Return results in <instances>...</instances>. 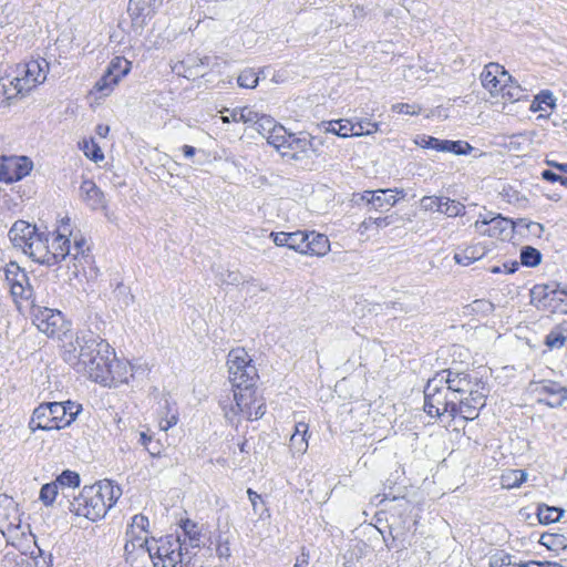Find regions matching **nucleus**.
<instances>
[{"label":"nucleus","instance_id":"obj_51","mask_svg":"<svg viewBox=\"0 0 567 567\" xmlns=\"http://www.w3.org/2000/svg\"><path fill=\"white\" fill-rule=\"evenodd\" d=\"M116 84L117 83L115 78H112L111 74L105 72L104 75L99 81H96L94 89L106 96L111 93L114 85Z\"/></svg>","mask_w":567,"mask_h":567},{"label":"nucleus","instance_id":"obj_8","mask_svg":"<svg viewBox=\"0 0 567 567\" xmlns=\"http://www.w3.org/2000/svg\"><path fill=\"white\" fill-rule=\"evenodd\" d=\"M259 399L257 395L255 384H245L240 388H233V402L229 404L227 401H220V405L225 412V416L231 420L234 416L245 413L250 409L251 405L256 404Z\"/></svg>","mask_w":567,"mask_h":567},{"label":"nucleus","instance_id":"obj_23","mask_svg":"<svg viewBox=\"0 0 567 567\" xmlns=\"http://www.w3.org/2000/svg\"><path fill=\"white\" fill-rule=\"evenodd\" d=\"M27 92L19 80H14V76L6 75L0 78V107H8L12 102L23 96Z\"/></svg>","mask_w":567,"mask_h":567},{"label":"nucleus","instance_id":"obj_54","mask_svg":"<svg viewBox=\"0 0 567 567\" xmlns=\"http://www.w3.org/2000/svg\"><path fill=\"white\" fill-rule=\"evenodd\" d=\"M443 196H423L420 200L421 208L425 212H440Z\"/></svg>","mask_w":567,"mask_h":567},{"label":"nucleus","instance_id":"obj_39","mask_svg":"<svg viewBox=\"0 0 567 567\" xmlns=\"http://www.w3.org/2000/svg\"><path fill=\"white\" fill-rule=\"evenodd\" d=\"M567 341V323L556 327L546 336V346L549 348H561Z\"/></svg>","mask_w":567,"mask_h":567},{"label":"nucleus","instance_id":"obj_35","mask_svg":"<svg viewBox=\"0 0 567 567\" xmlns=\"http://www.w3.org/2000/svg\"><path fill=\"white\" fill-rule=\"evenodd\" d=\"M131 65L132 63L125 58L116 56L111 61L106 72L111 74L112 78H115L116 83H118L120 80L130 72Z\"/></svg>","mask_w":567,"mask_h":567},{"label":"nucleus","instance_id":"obj_16","mask_svg":"<svg viewBox=\"0 0 567 567\" xmlns=\"http://www.w3.org/2000/svg\"><path fill=\"white\" fill-rule=\"evenodd\" d=\"M163 0H130L127 12L135 29H142L146 21L151 19Z\"/></svg>","mask_w":567,"mask_h":567},{"label":"nucleus","instance_id":"obj_61","mask_svg":"<svg viewBox=\"0 0 567 567\" xmlns=\"http://www.w3.org/2000/svg\"><path fill=\"white\" fill-rule=\"evenodd\" d=\"M240 115L243 117L241 122L246 124H252V126L256 125L258 122V118L260 116L259 113L250 110L249 107H243L240 109Z\"/></svg>","mask_w":567,"mask_h":567},{"label":"nucleus","instance_id":"obj_9","mask_svg":"<svg viewBox=\"0 0 567 567\" xmlns=\"http://www.w3.org/2000/svg\"><path fill=\"white\" fill-rule=\"evenodd\" d=\"M49 63L44 59L31 60L17 65L14 80H19L27 92L45 81Z\"/></svg>","mask_w":567,"mask_h":567},{"label":"nucleus","instance_id":"obj_1","mask_svg":"<svg viewBox=\"0 0 567 567\" xmlns=\"http://www.w3.org/2000/svg\"><path fill=\"white\" fill-rule=\"evenodd\" d=\"M63 359L74 370L104 386L128 383L132 367L117 360L110 344L90 330L76 333L73 341L64 344Z\"/></svg>","mask_w":567,"mask_h":567},{"label":"nucleus","instance_id":"obj_49","mask_svg":"<svg viewBox=\"0 0 567 567\" xmlns=\"http://www.w3.org/2000/svg\"><path fill=\"white\" fill-rule=\"evenodd\" d=\"M379 130V124L370 120H361L354 123V136L370 135Z\"/></svg>","mask_w":567,"mask_h":567},{"label":"nucleus","instance_id":"obj_50","mask_svg":"<svg viewBox=\"0 0 567 567\" xmlns=\"http://www.w3.org/2000/svg\"><path fill=\"white\" fill-rule=\"evenodd\" d=\"M58 484L55 482L44 484L40 489V499L44 505H51L58 496Z\"/></svg>","mask_w":567,"mask_h":567},{"label":"nucleus","instance_id":"obj_32","mask_svg":"<svg viewBox=\"0 0 567 567\" xmlns=\"http://www.w3.org/2000/svg\"><path fill=\"white\" fill-rule=\"evenodd\" d=\"M181 527L183 529L182 540H185L184 549L187 550V546L192 548L199 547L202 533L198 525L190 519H185L183 520Z\"/></svg>","mask_w":567,"mask_h":567},{"label":"nucleus","instance_id":"obj_41","mask_svg":"<svg viewBox=\"0 0 567 567\" xmlns=\"http://www.w3.org/2000/svg\"><path fill=\"white\" fill-rule=\"evenodd\" d=\"M3 567H45L44 561H40L38 558L28 556L25 554H19L13 560L6 559Z\"/></svg>","mask_w":567,"mask_h":567},{"label":"nucleus","instance_id":"obj_59","mask_svg":"<svg viewBox=\"0 0 567 567\" xmlns=\"http://www.w3.org/2000/svg\"><path fill=\"white\" fill-rule=\"evenodd\" d=\"M564 543V536L563 535H555V534H544L540 537V544L553 548L554 546H560Z\"/></svg>","mask_w":567,"mask_h":567},{"label":"nucleus","instance_id":"obj_22","mask_svg":"<svg viewBox=\"0 0 567 567\" xmlns=\"http://www.w3.org/2000/svg\"><path fill=\"white\" fill-rule=\"evenodd\" d=\"M217 64V56H188L181 62L186 79L198 78L205 75V69L214 68Z\"/></svg>","mask_w":567,"mask_h":567},{"label":"nucleus","instance_id":"obj_53","mask_svg":"<svg viewBox=\"0 0 567 567\" xmlns=\"http://www.w3.org/2000/svg\"><path fill=\"white\" fill-rule=\"evenodd\" d=\"M266 413V403L262 398H259L256 401L255 405H251L250 409L245 413L244 417H246L249 421L258 420L264 416Z\"/></svg>","mask_w":567,"mask_h":567},{"label":"nucleus","instance_id":"obj_19","mask_svg":"<svg viewBox=\"0 0 567 567\" xmlns=\"http://www.w3.org/2000/svg\"><path fill=\"white\" fill-rule=\"evenodd\" d=\"M49 406H51V415L53 422L56 423L58 429L61 430L65 426L70 425L79 415V413L82 411V405L73 402V401H65V402H48Z\"/></svg>","mask_w":567,"mask_h":567},{"label":"nucleus","instance_id":"obj_48","mask_svg":"<svg viewBox=\"0 0 567 567\" xmlns=\"http://www.w3.org/2000/svg\"><path fill=\"white\" fill-rule=\"evenodd\" d=\"M55 483L61 487H76L80 484V476L73 471H63L56 478Z\"/></svg>","mask_w":567,"mask_h":567},{"label":"nucleus","instance_id":"obj_6","mask_svg":"<svg viewBox=\"0 0 567 567\" xmlns=\"http://www.w3.org/2000/svg\"><path fill=\"white\" fill-rule=\"evenodd\" d=\"M130 546H132V548L138 546L148 554L153 561H161L166 556L173 554L176 549H184L185 540H182V536L179 535H167L158 540L154 539L153 543L150 544L146 537L142 538L136 536L125 544V550H130Z\"/></svg>","mask_w":567,"mask_h":567},{"label":"nucleus","instance_id":"obj_34","mask_svg":"<svg viewBox=\"0 0 567 567\" xmlns=\"http://www.w3.org/2000/svg\"><path fill=\"white\" fill-rule=\"evenodd\" d=\"M527 478V473L523 470H507L501 476L503 488L511 489L519 487Z\"/></svg>","mask_w":567,"mask_h":567},{"label":"nucleus","instance_id":"obj_26","mask_svg":"<svg viewBox=\"0 0 567 567\" xmlns=\"http://www.w3.org/2000/svg\"><path fill=\"white\" fill-rule=\"evenodd\" d=\"M51 406L49 403H42L34 409L31 420L29 422V429L31 432L37 430L51 431L58 429V425L52 420Z\"/></svg>","mask_w":567,"mask_h":567},{"label":"nucleus","instance_id":"obj_36","mask_svg":"<svg viewBox=\"0 0 567 567\" xmlns=\"http://www.w3.org/2000/svg\"><path fill=\"white\" fill-rule=\"evenodd\" d=\"M187 555V550L185 549H176L173 554L166 556L161 561H153L154 567H190L189 561L185 563V556Z\"/></svg>","mask_w":567,"mask_h":567},{"label":"nucleus","instance_id":"obj_37","mask_svg":"<svg viewBox=\"0 0 567 567\" xmlns=\"http://www.w3.org/2000/svg\"><path fill=\"white\" fill-rule=\"evenodd\" d=\"M316 141L317 137L309 138L306 134H300L297 136L296 134L290 133L287 147L300 152H306L309 148L316 151Z\"/></svg>","mask_w":567,"mask_h":567},{"label":"nucleus","instance_id":"obj_44","mask_svg":"<svg viewBox=\"0 0 567 567\" xmlns=\"http://www.w3.org/2000/svg\"><path fill=\"white\" fill-rule=\"evenodd\" d=\"M506 83H503L498 90V94L504 101L516 102L525 97V91L518 84L507 85Z\"/></svg>","mask_w":567,"mask_h":567},{"label":"nucleus","instance_id":"obj_47","mask_svg":"<svg viewBox=\"0 0 567 567\" xmlns=\"http://www.w3.org/2000/svg\"><path fill=\"white\" fill-rule=\"evenodd\" d=\"M258 75L252 69L244 70L237 78L240 87L254 89L258 84Z\"/></svg>","mask_w":567,"mask_h":567},{"label":"nucleus","instance_id":"obj_45","mask_svg":"<svg viewBox=\"0 0 567 567\" xmlns=\"http://www.w3.org/2000/svg\"><path fill=\"white\" fill-rule=\"evenodd\" d=\"M71 249L73 254H70L69 257L72 260L78 261L80 265L82 264V259L86 261L89 258V255H85V251L89 250V248L86 247V241L83 237L78 238L74 236V241L71 246ZM74 266L78 267L76 262H74Z\"/></svg>","mask_w":567,"mask_h":567},{"label":"nucleus","instance_id":"obj_12","mask_svg":"<svg viewBox=\"0 0 567 567\" xmlns=\"http://www.w3.org/2000/svg\"><path fill=\"white\" fill-rule=\"evenodd\" d=\"M488 390H476L467 395L456 399L455 417L460 416L464 421L475 420L480 415L481 409L486 404Z\"/></svg>","mask_w":567,"mask_h":567},{"label":"nucleus","instance_id":"obj_3","mask_svg":"<svg viewBox=\"0 0 567 567\" xmlns=\"http://www.w3.org/2000/svg\"><path fill=\"white\" fill-rule=\"evenodd\" d=\"M456 400L452 396L444 381L436 374L427 381L424 389V412L431 417H440L447 413L455 419Z\"/></svg>","mask_w":567,"mask_h":567},{"label":"nucleus","instance_id":"obj_57","mask_svg":"<svg viewBox=\"0 0 567 567\" xmlns=\"http://www.w3.org/2000/svg\"><path fill=\"white\" fill-rule=\"evenodd\" d=\"M289 446L292 453L303 454L308 449V439L305 436L291 435Z\"/></svg>","mask_w":567,"mask_h":567},{"label":"nucleus","instance_id":"obj_5","mask_svg":"<svg viewBox=\"0 0 567 567\" xmlns=\"http://www.w3.org/2000/svg\"><path fill=\"white\" fill-rule=\"evenodd\" d=\"M229 382L233 388H240L245 384H255L258 372L252 363L251 357L244 348H236L227 355Z\"/></svg>","mask_w":567,"mask_h":567},{"label":"nucleus","instance_id":"obj_25","mask_svg":"<svg viewBox=\"0 0 567 567\" xmlns=\"http://www.w3.org/2000/svg\"><path fill=\"white\" fill-rule=\"evenodd\" d=\"M270 238L278 247H287L302 254L305 247L303 244L307 239V233L301 230L293 233L272 231L270 233Z\"/></svg>","mask_w":567,"mask_h":567},{"label":"nucleus","instance_id":"obj_20","mask_svg":"<svg viewBox=\"0 0 567 567\" xmlns=\"http://www.w3.org/2000/svg\"><path fill=\"white\" fill-rule=\"evenodd\" d=\"M481 78L482 85L488 90L492 95L498 94V90L503 83L512 81L511 75L497 63L487 64Z\"/></svg>","mask_w":567,"mask_h":567},{"label":"nucleus","instance_id":"obj_63","mask_svg":"<svg viewBox=\"0 0 567 567\" xmlns=\"http://www.w3.org/2000/svg\"><path fill=\"white\" fill-rule=\"evenodd\" d=\"M220 280L227 285H238L243 280V276L238 270H227L225 275H221Z\"/></svg>","mask_w":567,"mask_h":567},{"label":"nucleus","instance_id":"obj_56","mask_svg":"<svg viewBox=\"0 0 567 567\" xmlns=\"http://www.w3.org/2000/svg\"><path fill=\"white\" fill-rule=\"evenodd\" d=\"M116 298L125 307H128L134 301V296L131 293L130 288L123 284H118L114 290Z\"/></svg>","mask_w":567,"mask_h":567},{"label":"nucleus","instance_id":"obj_4","mask_svg":"<svg viewBox=\"0 0 567 567\" xmlns=\"http://www.w3.org/2000/svg\"><path fill=\"white\" fill-rule=\"evenodd\" d=\"M0 532L11 543L30 534V525L22 522L18 503L6 494L0 495Z\"/></svg>","mask_w":567,"mask_h":567},{"label":"nucleus","instance_id":"obj_28","mask_svg":"<svg viewBox=\"0 0 567 567\" xmlns=\"http://www.w3.org/2000/svg\"><path fill=\"white\" fill-rule=\"evenodd\" d=\"M303 246V255L324 256L330 248V243L326 235L312 231L307 233V239Z\"/></svg>","mask_w":567,"mask_h":567},{"label":"nucleus","instance_id":"obj_10","mask_svg":"<svg viewBox=\"0 0 567 567\" xmlns=\"http://www.w3.org/2000/svg\"><path fill=\"white\" fill-rule=\"evenodd\" d=\"M33 168V163L28 156H1L0 182L10 184L28 176Z\"/></svg>","mask_w":567,"mask_h":567},{"label":"nucleus","instance_id":"obj_21","mask_svg":"<svg viewBox=\"0 0 567 567\" xmlns=\"http://www.w3.org/2000/svg\"><path fill=\"white\" fill-rule=\"evenodd\" d=\"M32 260L50 266V259L54 257L50 256L49 238L44 234L37 233L32 240L22 250Z\"/></svg>","mask_w":567,"mask_h":567},{"label":"nucleus","instance_id":"obj_31","mask_svg":"<svg viewBox=\"0 0 567 567\" xmlns=\"http://www.w3.org/2000/svg\"><path fill=\"white\" fill-rule=\"evenodd\" d=\"M559 284L553 285H536L530 290L532 301H543L545 299L559 300L564 298Z\"/></svg>","mask_w":567,"mask_h":567},{"label":"nucleus","instance_id":"obj_30","mask_svg":"<svg viewBox=\"0 0 567 567\" xmlns=\"http://www.w3.org/2000/svg\"><path fill=\"white\" fill-rule=\"evenodd\" d=\"M535 132H524L518 134H513L507 137L505 142V146L509 152L519 154H526L532 150V144Z\"/></svg>","mask_w":567,"mask_h":567},{"label":"nucleus","instance_id":"obj_40","mask_svg":"<svg viewBox=\"0 0 567 567\" xmlns=\"http://www.w3.org/2000/svg\"><path fill=\"white\" fill-rule=\"evenodd\" d=\"M563 514L564 511L561 508L540 505L538 507L537 517L540 524H550L558 522Z\"/></svg>","mask_w":567,"mask_h":567},{"label":"nucleus","instance_id":"obj_46","mask_svg":"<svg viewBox=\"0 0 567 567\" xmlns=\"http://www.w3.org/2000/svg\"><path fill=\"white\" fill-rule=\"evenodd\" d=\"M276 126H277V123L275 122V120L271 116L265 115V114H260V116L258 118V122L256 123L254 128L260 135H262L264 137H267V135H269L270 132L272 130H275Z\"/></svg>","mask_w":567,"mask_h":567},{"label":"nucleus","instance_id":"obj_42","mask_svg":"<svg viewBox=\"0 0 567 567\" xmlns=\"http://www.w3.org/2000/svg\"><path fill=\"white\" fill-rule=\"evenodd\" d=\"M441 207L442 208H440L439 213L444 214L447 217L463 216L465 214V206L449 197L443 196Z\"/></svg>","mask_w":567,"mask_h":567},{"label":"nucleus","instance_id":"obj_62","mask_svg":"<svg viewBox=\"0 0 567 567\" xmlns=\"http://www.w3.org/2000/svg\"><path fill=\"white\" fill-rule=\"evenodd\" d=\"M542 177L545 181H548L551 183L559 182L563 186L567 187V176H561L553 171L545 169L542 173Z\"/></svg>","mask_w":567,"mask_h":567},{"label":"nucleus","instance_id":"obj_55","mask_svg":"<svg viewBox=\"0 0 567 567\" xmlns=\"http://www.w3.org/2000/svg\"><path fill=\"white\" fill-rule=\"evenodd\" d=\"M82 150L86 157L91 158L94 162L101 161L104 158V155L101 148L93 141H84Z\"/></svg>","mask_w":567,"mask_h":567},{"label":"nucleus","instance_id":"obj_24","mask_svg":"<svg viewBox=\"0 0 567 567\" xmlns=\"http://www.w3.org/2000/svg\"><path fill=\"white\" fill-rule=\"evenodd\" d=\"M37 233V227L34 225L24 220H17L10 228L8 236L14 247L23 250Z\"/></svg>","mask_w":567,"mask_h":567},{"label":"nucleus","instance_id":"obj_11","mask_svg":"<svg viewBox=\"0 0 567 567\" xmlns=\"http://www.w3.org/2000/svg\"><path fill=\"white\" fill-rule=\"evenodd\" d=\"M4 278L14 301L18 299L29 300L31 298L32 287L29 284L28 275L17 262L11 261L4 267Z\"/></svg>","mask_w":567,"mask_h":567},{"label":"nucleus","instance_id":"obj_43","mask_svg":"<svg viewBox=\"0 0 567 567\" xmlns=\"http://www.w3.org/2000/svg\"><path fill=\"white\" fill-rule=\"evenodd\" d=\"M520 264L526 267H536L542 261V254L532 246H524L520 249Z\"/></svg>","mask_w":567,"mask_h":567},{"label":"nucleus","instance_id":"obj_27","mask_svg":"<svg viewBox=\"0 0 567 567\" xmlns=\"http://www.w3.org/2000/svg\"><path fill=\"white\" fill-rule=\"evenodd\" d=\"M80 192L82 199L91 209L96 210L105 207L104 194L93 181H83L80 186Z\"/></svg>","mask_w":567,"mask_h":567},{"label":"nucleus","instance_id":"obj_13","mask_svg":"<svg viewBox=\"0 0 567 567\" xmlns=\"http://www.w3.org/2000/svg\"><path fill=\"white\" fill-rule=\"evenodd\" d=\"M53 239L50 246V256L54 257L50 259V266L56 265L69 257L72 252L70 236L72 230L70 229V218L62 219L61 225L52 234Z\"/></svg>","mask_w":567,"mask_h":567},{"label":"nucleus","instance_id":"obj_17","mask_svg":"<svg viewBox=\"0 0 567 567\" xmlns=\"http://www.w3.org/2000/svg\"><path fill=\"white\" fill-rule=\"evenodd\" d=\"M474 228L476 233L482 236L504 240L511 237L514 230V225L512 219L505 218L501 215L499 217L494 218V221L492 220L489 223L476 220L474 223Z\"/></svg>","mask_w":567,"mask_h":567},{"label":"nucleus","instance_id":"obj_18","mask_svg":"<svg viewBox=\"0 0 567 567\" xmlns=\"http://www.w3.org/2000/svg\"><path fill=\"white\" fill-rule=\"evenodd\" d=\"M38 329L51 338H59L64 332V320L60 311L49 308L39 310L35 315Z\"/></svg>","mask_w":567,"mask_h":567},{"label":"nucleus","instance_id":"obj_14","mask_svg":"<svg viewBox=\"0 0 567 567\" xmlns=\"http://www.w3.org/2000/svg\"><path fill=\"white\" fill-rule=\"evenodd\" d=\"M415 144L422 148H432L437 152H449L456 155H466L473 147L464 141L439 140L425 134L416 136Z\"/></svg>","mask_w":567,"mask_h":567},{"label":"nucleus","instance_id":"obj_2","mask_svg":"<svg viewBox=\"0 0 567 567\" xmlns=\"http://www.w3.org/2000/svg\"><path fill=\"white\" fill-rule=\"evenodd\" d=\"M120 488L114 489L110 482L84 486L82 492L68 501L69 511L75 516L84 517L91 522L103 518L107 511L116 503Z\"/></svg>","mask_w":567,"mask_h":567},{"label":"nucleus","instance_id":"obj_64","mask_svg":"<svg viewBox=\"0 0 567 567\" xmlns=\"http://www.w3.org/2000/svg\"><path fill=\"white\" fill-rule=\"evenodd\" d=\"M393 111L400 114L415 115L419 114L420 107H416L415 105H410L408 103H398L393 105Z\"/></svg>","mask_w":567,"mask_h":567},{"label":"nucleus","instance_id":"obj_60","mask_svg":"<svg viewBox=\"0 0 567 567\" xmlns=\"http://www.w3.org/2000/svg\"><path fill=\"white\" fill-rule=\"evenodd\" d=\"M148 518L144 515H135L132 519L131 530L128 533L135 534V530L147 532Z\"/></svg>","mask_w":567,"mask_h":567},{"label":"nucleus","instance_id":"obj_29","mask_svg":"<svg viewBox=\"0 0 567 567\" xmlns=\"http://www.w3.org/2000/svg\"><path fill=\"white\" fill-rule=\"evenodd\" d=\"M486 252L487 250L485 246L481 244H473L456 251L454 254L453 259L457 265L466 267L482 259L486 255Z\"/></svg>","mask_w":567,"mask_h":567},{"label":"nucleus","instance_id":"obj_15","mask_svg":"<svg viewBox=\"0 0 567 567\" xmlns=\"http://www.w3.org/2000/svg\"><path fill=\"white\" fill-rule=\"evenodd\" d=\"M535 391L539 395L538 402L550 408L561 406L567 401V388L555 381H540Z\"/></svg>","mask_w":567,"mask_h":567},{"label":"nucleus","instance_id":"obj_58","mask_svg":"<svg viewBox=\"0 0 567 567\" xmlns=\"http://www.w3.org/2000/svg\"><path fill=\"white\" fill-rule=\"evenodd\" d=\"M337 135L340 137L354 136V123L349 120H339Z\"/></svg>","mask_w":567,"mask_h":567},{"label":"nucleus","instance_id":"obj_33","mask_svg":"<svg viewBox=\"0 0 567 567\" xmlns=\"http://www.w3.org/2000/svg\"><path fill=\"white\" fill-rule=\"evenodd\" d=\"M396 203V196L389 189H378L375 190V194H371V197L369 198V205H372L377 210H381L383 208L389 209Z\"/></svg>","mask_w":567,"mask_h":567},{"label":"nucleus","instance_id":"obj_52","mask_svg":"<svg viewBox=\"0 0 567 567\" xmlns=\"http://www.w3.org/2000/svg\"><path fill=\"white\" fill-rule=\"evenodd\" d=\"M517 564L512 560V556L504 551H497L489 557V567H506Z\"/></svg>","mask_w":567,"mask_h":567},{"label":"nucleus","instance_id":"obj_38","mask_svg":"<svg viewBox=\"0 0 567 567\" xmlns=\"http://www.w3.org/2000/svg\"><path fill=\"white\" fill-rule=\"evenodd\" d=\"M266 138L270 145H272L279 151L281 148L287 147L288 141L290 138V133H288L282 125L277 124L275 130H272L270 134L267 135Z\"/></svg>","mask_w":567,"mask_h":567},{"label":"nucleus","instance_id":"obj_7","mask_svg":"<svg viewBox=\"0 0 567 567\" xmlns=\"http://www.w3.org/2000/svg\"><path fill=\"white\" fill-rule=\"evenodd\" d=\"M436 375L443 379L445 388L451 391L455 400L474 392L475 389L483 390L486 388L485 383L477 377L465 371L447 369L436 373Z\"/></svg>","mask_w":567,"mask_h":567}]
</instances>
